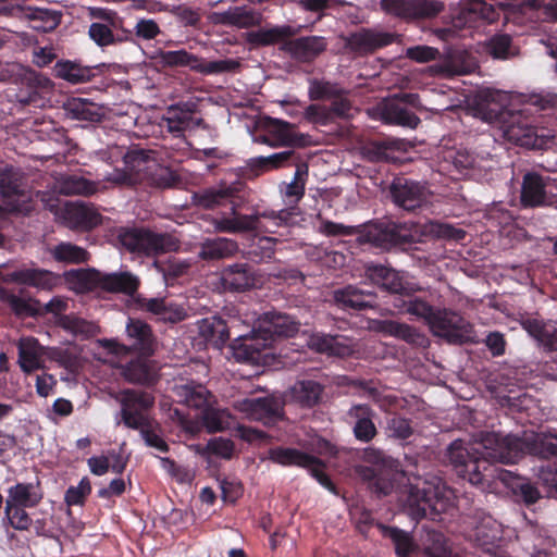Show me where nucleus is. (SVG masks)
I'll return each mask as SVG.
<instances>
[{
    "label": "nucleus",
    "instance_id": "nucleus-1",
    "mask_svg": "<svg viewBox=\"0 0 557 557\" xmlns=\"http://www.w3.org/2000/svg\"><path fill=\"white\" fill-rule=\"evenodd\" d=\"M447 457L459 478L482 491H492L496 481H500L527 505L535 504L541 496L537 487L527 479L503 469L496 465L497 460L486 455V450L480 451L461 440L448 446Z\"/></svg>",
    "mask_w": 557,
    "mask_h": 557
},
{
    "label": "nucleus",
    "instance_id": "nucleus-2",
    "mask_svg": "<svg viewBox=\"0 0 557 557\" xmlns=\"http://www.w3.org/2000/svg\"><path fill=\"white\" fill-rule=\"evenodd\" d=\"M445 7L450 10L451 25L456 29L474 27L479 21L493 23L498 12L484 0H381L387 14L403 20H420L437 16Z\"/></svg>",
    "mask_w": 557,
    "mask_h": 557
},
{
    "label": "nucleus",
    "instance_id": "nucleus-3",
    "mask_svg": "<svg viewBox=\"0 0 557 557\" xmlns=\"http://www.w3.org/2000/svg\"><path fill=\"white\" fill-rule=\"evenodd\" d=\"M480 446L499 463H516L524 454L557 460V431L524 434L523 437L486 432L481 436Z\"/></svg>",
    "mask_w": 557,
    "mask_h": 557
},
{
    "label": "nucleus",
    "instance_id": "nucleus-4",
    "mask_svg": "<svg viewBox=\"0 0 557 557\" xmlns=\"http://www.w3.org/2000/svg\"><path fill=\"white\" fill-rule=\"evenodd\" d=\"M361 458L368 466H356L357 476L367 482L370 490L377 496L389 495L400 475L398 461L374 447L364 448Z\"/></svg>",
    "mask_w": 557,
    "mask_h": 557
},
{
    "label": "nucleus",
    "instance_id": "nucleus-5",
    "mask_svg": "<svg viewBox=\"0 0 557 557\" xmlns=\"http://www.w3.org/2000/svg\"><path fill=\"white\" fill-rule=\"evenodd\" d=\"M119 240L129 252L147 258L174 252L181 247L180 240L169 233H156L136 227L121 231Z\"/></svg>",
    "mask_w": 557,
    "mask_h": 557
},
{
    "label": "nucleus",
    "instance_id": "nucleus-6",
    "mask_svg": "<svg viewBox=\"0 0 557 557\" xmlns=\"http://www.w3.org/2000/svg\"><path fill=\"white\" fill-rule=\"evenodd\" d=\"M298 214V207L292 205L288 208L274 211H263L255 214H242L234 210V216H222L214 221V227L218 232L237 234L252 232L260 228V220L267 219L275 227L289 226L294 224V219Z\"/></svg>",
    "mask_w": 557,
    "mask_h": 557
},
{
    "label": "nucleus",
    "instance_id": "nucleus-7",
    "mask_svg": "<svg viewBox=\"0 0 557 557\" xmlns=\"http://www.w3.org/2000/svg\"><path fill=\"white\" fill-rule=\"evenodd\" d=\"M116 400L121 406L116 414V424L137 430L147 426V423L153 420L149 413L154 406V397L151 393L126 388L120 392Z\"/></svg>",
    "mask_w": 557,
    "mask_h": 557
},
{
    "label": "nucleus",
    "instance_id": "nucleus-8",
    "mask_svg": "<svg viewBox=\"0 0 557 557\" xmlns=\"http://www.w3.org/2000/svg\"><path fill=\"white\" fill-rule=\"evenodd\" d=\"M429 327L434 336L445 339L448 344L463 345L475 343L473 325L461 314L449 309H437Z\"/></svg>",
    "mask_w": 557,
    "mask_h": 557
},
{
    "label": "nucleus",
    "instance_id": "nucleus-9",
    "mask_svg": "<svg viewBox=\"0 0 557 557\" xmlns=\"http://www.w3.org/2000/svg\"><path fill=\"white\" fill-rule=\"evenodd\" d=\"M128 344H120L114 339H106L103 346L111 354L137 352L140 356L150 357L154 352L156 339L151 326L139 320L129 319L126 325Z\"/></svg>",
    "mask_w": 557,
    "mask_h": 557
},
{
    "label": "nucleus",
    "instance_id": "nucleus-10",
    "mask_svg": "<svg viewBox=\"0 0 557 557\" xmlns=\"http://www.w3.org/2000/svg\"><path fill=\"white\" fill-rule=\"evenodd\" d=\"M160 61L164 66H187L202 75L232 72L238 66V62L232 59L206 62L202 58L184 49L161 51Z\"/></svg>",
    "mask_w": 557,
    "mask_h": 557
},
{
    "label": "nucleus",
    "instance_id": "nucleus-11",
    "mask_svg": "<svg viewBox=\"0 0 557 557\" xmlns=\"http://www.w3.org/2000/svg\"><path fill=\"white\" fill-rule=\"evenodd\" d=\"M20 88L16 92V100L23 106L35 108L45 107L48 96L52 92L54 84L41 73L30 67H21L17 73Z\"/></svg>",
    "mask_w": 557,
    "mask_h": 557
},
{
    "label": "nucleus",
    "instance_id": "nucleus-12",
    "mask_svg": "<svg viewBox=\"0 0 557 557\" xmlns=\"http://www.w3.org/2000/svg\"><path fill=\"white\" fill-rule=\"evenodd\" d=\"M359 240L376 248L389 250L393 247L410 245L414 238L401 224L382 222L360 227Z\"/></svg>",
    "mask_w": 557,
    "mask_h": 557
},
{
    "label": "nucleus",
    "instance_id": "nucleus-13",
    "mask_svg": "<svg viewBox=\"0 0 557 557\" xmlns=\"http://www.w3.org/2000/svg\"><path fill=\"white\" fill-rule=\"evenodd\" d=\"M307 160L294 149H287L267 157L250 158L246 165L236 169V176L243 181H252L265 172L283 168L297 166Z\"/></svg>",
    "mask_w": 557,
    "mask_h": 557
},
{
    "label": "nucleus",
    "instance_id": "nucleus-14",
    "mask_svg": "<svg viewBox=\"0 0 557 557\" xmlns=\"http://www.w3.org/2000/svg\"><path fill=\"white\" fill-rule=\"evenodd\" d=\"M465 537L473 546L491 554L502 539L500 525L492 516L476 511L467 522Z\"/></svg>",
    "mask_w": 557,
    "mask_h": 557
},
{
    "label": "nucleus",
    "instance_id": "nucleus-15",
    "mask_svg": "<svg viewBox=\"0 0 557 557\" xmlns=\"http://www.w3.org/2000/svg\"><path fill=\"white\" fill-rule=\"evenodd\" d=\"M364 276L371 283L393 295V300L396 296L420 290L416 284L406 281L400 272L385 264L367 263L364 265Z\"/></svg>",
    "mask_w": 557,
    "mask_h": 557
},
{
    "label": "nucleus",
    "instance_id": "nucleus-16",
    "mask_svg": "<svg viewBox=\"0 0 557 557\" xmlns=\"http://www.w3.org/2000/svg\"><path fill=\"white\" fill-rule=\"evenodd\" d=\"M285 403L276 396L245 398L238 401L237 408L250 420L261 422L264 425H274L284 419Z\"/></svg>",
    "mask_w": 557,
    "mask_h": 557
},
{
    "label": "nucleus",
    "instance_id": "nucleus-17",
    "mask_svg": "<svg viewBox=\"0 0 557 557\" xmlns=\"http://www.w3.org/2000/svg\"><path fill=\"white\" fill-rule=\"evenodd\" d=\"M295 125L271 116H267L263 123V133L256 140L272 148L302 147L305 135L295 132Z\"/></svg>",
    "mask_w": 557,
    "mask_h": 557
},
{
    "label": "nucleus",
    "instance_id": "nucleus-18",
    "mask_svg": "<svg viewBox=\"0 0 557 557\" xmlns=\"http://www.w3.org/2000/svg\"><path fill=\"white\" fill-rule=\"evenodd\" d=\"M300 327V322L296 318L275 310L267 311L257 320V329L263 341L269 342V346L277 338L294 337Z\"/></svg>",
    "mask_w": 557,
    "mask_h": 557
},
{
    "label": "nucleus",
    "instance_id": "nucleus-19",
    "mask_svg": "<svg viewBox=\"0 0 557 557\" xmlns=\"http://www.w3.org/2000/svg\"><path fill=\"white\" fill-rule=\"evenodd\" d=\"M502 129L504 137L515 145L533 149L542 148L544 145L539 128L519 112L511 114L508 120H504Z\"/></svg>",
    "mask_w": 557,
    "mask_h": 557
},
{
    "label": "nucleus",
    "instance_id": "nucleus-20",
    "mask_svg": "<svg viewBox=\"0 0 557 557\" xmlns=\"http://www.w3.org/2000/svg\"><path fill=\"white\" fill-rule=\"evenodd\" d=\"M269 342L262 339L257 326L249 334L240 335L232 341L230 349L238 362L260 363L269 356Z\"/></svg>",
    "mask_w": 557,
    "mask_h": 557
},
{
    "label": "nucleus",
    "instance_id": "nucleus-21",
    "mask_svg": "<svg viewBox=\"0 0 557 557\" xmlns=\"http://www.w3.org/2000/svg\"><path fill=\"white\" fill-rule=\"evenodd\" d=\"M389 195L393 202L406 211H413L426 201L425 187L421 183L404 176L393 180Z\"/></svg>",
    "mask_w": 557,
    "mask_h": 557
},
{
    "label": "nucleus",
    "instance_id": "nucleus-22",
    "mask_svg": "<svg viewBox=\"0 0 557 557\" xmlns=\"http://www.w3.org/2000/svg\"><path fill=\"white\" fill-rule=\"evenodd\" d=\"M395 33L361 28L346 38V47L354 53L367 55L396 41Z\"/></svg>",
    "mask_w": 557,
    "mask_h": 557
},
{
    "label": "nucleus",
    "instance_id": "nucleus-23",
    "mask_svg": "<svg viewBox=\"0 0 557 557\" xmlns=\"http://www.w3.org/2000/svg\"><path fill=\"white\" fill-rule=\"evenodd\" d=\"M244 188V181L237 180L231 184L225 182L220 183L218 186L202 189L199 193H196L194 198L196 203L199 207L205 209H213L218 206L224 205L226 202L232 203V215L234 216V208L237 211L238 208V194Z\"/></svg>",
    "mask_w": 557,
    "mask_h": 557
},
{
    "label": "nucleus",
    "instance_id": "nucleus-24",
    "mask_svg": "<svg viewBox=\"0 0 557 557\" xmlns=\"http://www.w3.org/2000/svg\"><path fill=\"white\" fill-rule=\"evenodd\" d=\"M326 47V39L322 36H302L287 38L280 49L297 62L310 63L324 52Z\"/></svg>",
    "mask_w": 557,
    "mask_h": 557
},
{
    "label": "nucleus",
    "instance_id": "nucleus-25",
    "mask_svg": "<svg viewBox=\"0 0 557 557\" xmlns=\"http://www.w3.org/2000/svg\"><path fill=\"white\" fill-rule=\"evenodd\" d=\"M335 305L345 311H363L377 306V296L372 290H364L355 285L335 289L333 292Z\"/></svg>",
    "mask_w": 557,
    "mask_h": 557
},
{
    "label": "nucleus",
    "instance_id": "nucleus-26",
    "mask_svg": "<svg viewBox=\"0 0 557 557\" xmlns=\"http://www.w3.org/2000/svg\"><path fill=\"white\" fill-rule=\"evenodd\" d=\"M437 492L431 487L411 485L407 498L409 513L414 520L434 519L440 513L436 508Z\"/></svg>",
    "mask_w": 557,
    "mask_h": 557
},
{
    "label": "nucleus",
    "instance_id": "nucleus-27",
    "mask_svg": "<svg viewBox=\"0 0 557 557\" xmlns=\"http://www.w3.org/2000/svg\"><path fill=\"white\" fill-rule=\"evenodd\" d=\"M62 219L66 225L74 230L89 231L102 223V215L92 207L84 202H69L62 211Z\"/></svg>",
    "mask_w": 557,
    "mask_h": 557
},
{
    "label": "nucleus",
    "instance_id": "nucleus-28",
    "mask_svg": "<svg viewBox=\"0 0 557 557\" xmlns=\"http://www.w3.org/2000/svg\"><path fill=\"white\" fill-rule=\"evenodd\" d=\"M60 281L58 274L39 268H21L5 275V282L16 283L44 290L53 289Z\"/></svg>",
    "mask_w": 557,
    "mask_h": 557
},
{
    "label": "nucleus",
    "instance_id": "nucleus-29",
    "mask_svg": "<svg viewBox=\"0 0 557 557\" xmlns=\"http://www.w3.org/2000/svg\"><path fill=\"white\" fill-rule=\"evenodd\" d=\"M347 416L354 420L352 433L357 441L368 444L377 435V429L373 421L375 411L366 404H357L350 407Z\"/></svg>",
    "mask_w": 557,
    "mask_h": 557
},
{
    "label": "nucleus",
    "instance_id": "nucleus-30",
    "mask_svg": "<svg viewBox=\"0 0 557 557\" xmlns=\"http://www.w3.org/2000/svg\"><path fill=\"white\" fill-rule=\"evenodd\" d=\"M17 18L29 22L30 27L37 32L50 33L61 24L62 13L52 9L21 4Z\"/></svg>",
    "mask_w": 557,
    "mask_h": 557
},
{
    "label": "nucleus",
    "instance_id": "nucleus-31",
    "mask_svg": "<svg viewBox=\"0 0 557 557\" xmlns=\"http://www.w3.org/2000/svg\"><path fill=\"white\" fill-rule=\"evenodd\" d=\"M223 287L230 292H246L257 285L253 268L248 263H234L221 272Z\"/></svg>",
    "mask_w": 557,
    "mask_h": 557
},
{
    "label": "nucleus",
    "instance_id": "nucleus-32",
    "mask_svg": "<svg viewBox=\"0 0 557 557\" xmlns=\"http://www.w3.org/2000/svg\"><path fill=\"white\" fill-rule=\"evenodd\" d=\"M44 498L39 478L34 482H16L7 490L5 505L37 507Z\"/></svg>",
    "mask_w": 557,
    "mask_h": 557
},
{
    "label": "nucleus",
    "instance_id": "nucleus-33",
    "mask_svg": "<svg viewBox=\"0 0 557 557\" xmlns=\"http://www.w3.org/2000/svg\"><path fill=\"white\" fill-rule=\"evenodd\" d=\"M325 386L314 380H298L289 388L290 400L302 409H312L322 404Z\"/></svg>",
    "mask_w": 557,
    "mask_h": 557
},
{
    "label": "nucleus",
    "instance_id": "nucleus-34",
    "mask_svg": "<svg viewBox=\"0 0 557 557\" xmlns=\"http://www.w3.org/2000/svg\"><path fill=\"white\" fill-rule=\"evenodd\" d=\"M18 364L23 372L32 373L44 368L47 348L33 336L22 337L17 343Z\"/></svg>",
    "mask_w": 557,
    "mask_h": 557
},
{
    "label": "nucleus",
    "instance_id": "nucleus-35",
    "mask_svg": "<svg viewBox=\"0 0 557 557\" xmlns=\"http://www.w3.org/2000/svg\"><path fill=\"white\" fill-rule=\"evenodd\" d=\"M21 196L23 191L18 173L13 168L0 169V197L4 209L9 212H20Z\"/></svg>",
    "mask_w": 557,
    "mask_h": 557
},
{
    "label": "nucleus",
    "instance_id": "nucleus-36",
    "mask_svg": "<svg viewBox=\"0 0 557 557\" xmlns=\"http://www.w3.org/2000/svg\"><path fill=\"white\" fill-rule=\"evenodd\" d=\"M94 16L106 22H94L89 25L88 35L97 46L108 47L123 40L121 37L115 36L112 30V27L115 26L114 12L106 9H98Z\"/></svg>",
    "mask_w": 557,
    "mask_h": 557
},
{
    "label": "nucleus",
    "instance_id": "nucleus-37",
    "mask_svg": "<svg viewBox=\"0 0 557 557\" xmlns=\"http://www.w3.org/2000/svg\"><path fill=\"white\" fill-rule=\"evenodd\" d=\"M96 283L99 288L109 293H122L127 296L136 295L140 281L131 272L97 274Z\"/></svg>",
    "mask_w": 557,
    "mask_h": 557
},
{
    "label": "nucleus",
    "instance_id": "nucleus-38",
    "mask_svg": "<svg viewBox=\"0 0 557 557\" xmlns=\"http://www.w3.org/2000/svg\"><path fill=\"white\" fill-rule=\"evenodd\" d=\"M546 183L536 172H528L523 176L520 202L523 208L543 207L546 202Z\"/></svg>",
    "mask_w": 557,
    "mask_h": 557
},
{
    "label": "nucleus",
    "instance_id": "nucleus-39",
    "mask_svg": "<svg viewBox=\"0 0 557 557\" xmlns=\"http://www.w3.org/2000/svg\"><path fill=\"white\" fill-rule=\"evenodd\" d=\"M214 15L216 23L237 28L260 26L263 21L262 13L247 7H233Z\"/></svg>",
    "mask_w": 557,
    "mask_h": 557
},
{
    "label": "nucleus",
    "instance_id": "nucleus-40",
    "mask_svg": "<svg viewBox=\"0 0 557 557\" xmlns=\"http://www.w3.org/2000/svg\"><path fill=\"white\" fill-rule=\"evenodd\" d=\"M198 334L206 344L221 349L230 339V329L221 317L211 315L197 322Z\"/></svg>",
    "mask_w": 557,
    "mask_h": 557
},
{
    "label": "nucleus",
    "instance_id": "nucleus-41",
    "mask_svg": "<svg viewBox=\"0 0 557 557\" xmlns=\"http://www.w3.org/2000/svg\"><path fill=\"white\" fill-rule=\"evenodd\" d=\"M417 292H410L408 295L396 296L395 300H393V306L399 313L422 319L429 325V321L433 319L437 309L426 300L417 297L414 295Z\"/></svg>",
    "mask_w": 557,
    "mask_h": 557
},
{
    "label": "nucleus",
    "instance_id": "nucleus-42",
    "mask_svg": "<svg viewBox=\"0 0 557 557\" xmlns=\"http://www.w3.org/2000/svg\"><path fill=\"white\" fill-rule=\"evenodd\" d=\"M269 459L283 467H299L307 470L310 466L320 463V458L311 454L283 446L270 448Z\"/></svg>",
    "mask_w": 557,
    "mask_h": 557
},
{
    "label": "nucleus",
    "instance_id": "nucleus-43",
    "mask_svg": "<svg viewBox=\"0 0 557 557\" xmlns=\"http://www.w3.org/2000/svg\"><path fill=\"white\" fill-rule=\"evenodd\" d=\"M527 333L532 336L546 351H557V327L535 318H527L521 321Z\"/></svg>",
    "mask_w": 557,
    "mask_h": 557
},
{
    "label": "nucleus",
    "instance_id": "nucleus-44",
    "mask_svg": "<svg viewBox=\"0 0 557 557\" xmlns=\"http://www.w3.org/2000/svg\"><path fill=\"white\" fill-rule=\"evenodd\" d=\"M296 30L289 25L273 26L271 28H259L246 33L245 40L252 47H268L284 42L287 38L295 36Z\"/></svg>",
    "mask_w": 557,
    "mask_h": 557
},
{
    "label": "nucleus",
    "instance_id": "nucleus-45",
    "mask_svg": "<svg viewBox=\"0 0 557 557\" xmlns=\"http://www.w3.org/2000/svg\"><path fill=\"white\" fill-rule=\"evenodd\" d=\"M53 75L70 84H83L90 82L96 73L95 67L85 66L77 61L59 60L53 66Z\"/></svg>",
    "mask_w": 557,
    "mask_h": 557
},
{
    "label": "nucleus",
    "instance_id": "nucleus-46",
    "mask_svg": "<svg viewBox=\"0 0 557 557\" xmlns=\"http://www.w3.org/2000/svg\"><path fill=\"white\" fill-rule=\"evenodd\" d=\"M376 528L384 537L392 541L397 557H412L418 552V544L414 542L411 533L382 522H377Z\"/></svg>",
    "mask_w": 557,
    "mask_h": 557
},
{
    "label": "nucleus",
    "instance_id": "nucleus-47",
    "mask_svg": "<svg viewBox=\"0 0 557 557\" xmlns=\"http://www.w3.org/2000/svg\"><path fill=\"white\" fill-rule=\"evenodd\" d=\"M65 115L72 120L97 123L103 117L101 108L84 98H70L63 104Z\"/></svg>",
    "mask_w": 557,
    "mask_h": 557
},
{
    "label": "nucleus",
    "instance_id": "nucleus-48",
    "mask_svg": "<svg viewBox=\"0 0 557 557\" xmlns=\"http://www.w3.org/2000/svg\"><path fill=\"white\" fill-rule=\"evenodd\" d=\"M238 250L235 240L225 237L207 238L199 246L198 257L205 261H216L234 256Z\"/></svg>",
    "mask_w": 557,
    "mask_h": 557
},
{
    "label": "nucleus",
    "instance_id": "nucleus-49",
    "mask_svg": "<svg viewBox=\"0 0 557 557\" xmlns=\"http://www.w3.org/2000/svg\"><path fill=\"white\" fill-rule=\"evenodd\" d=\"M404 151H406V143L395 138L374 140L367 147L368 159L374 162H395L398 160L396 152Z\"/></svg>",
    "mask_w": 557,
    "mask_h": 557
},
{
    "label": "nucleus",
    "instance_id": "nucleus-50",
    "mask_svg": "<svg viewBox=\"0 0 557 557\" xmlns=\"http://www.w3.org/2000/svg\"><path fill=\"white\" fill-rule=\"evenodd\" d=\"M295 169L293 181L290 183H283L281 191L289 205L297 206L304 198L306 191V184L309 176V165L307 160Z\"/></svg>",
    "mask_w": 557,
    "mask_h": 557
},
{
    "label": "nucleus",
    "instance_id": "nucleus-51",
    "mask_svg": "<svg viewBox=\"0 0 557 557\" xmlns=\"http://www.w3.org/2000/svg\"><path fill=\"white\" fill-rule=\"evenodd\" d=\"M15 505H5L1 523L4 528H11L14 531H29L33 525V519L26 509Z\"/></svg>",
    "mask_w": 557,
    "mask_h": 557
},
{
    "label": "nucleus",
    "instance_id": "nucleus-52",
    "mask_svg": "<svg viewBox=\"0 0 557 557\" xmlns=\"http://www.w3.org/2000/svg\"><path fill=\"white\" fill-rule=\"evenodd\" d=\"M0 300L5 302L17 317H36L40 313L39 301L21 298L7 289L0 290Z\"/></svg>",
    "mask_w": 557,
    "mask_h": 557
},
{
    "label": "nucleus",
    "instance_id": "nucleus-53",
    "mask_svg": "<svg viewBox=\"0 0 557 557\" xmlns=\"http://www.w3.org/2000/svg\"><path fill=\"white\" fill-rule=\"evenodd\" d=\"M50 252L55 261L71 264L85 263L89 258L86 249L67 242L58 244Z\"/></svg>",
    "mask_w": 557,
    "mask_h": 557
},
{
    "label": "nucleus",
    "instance_id": "nucleus-54",
    "mask_svg": "<svg viewBox=\"0 0 557 557\" xmlns=\"http://www.w3.org/2000/svg\"><path fill=\"white\" fill-rule=\"evenodd\" d=\"M123 375L131 383L150 384L154 381V373L149 361L141 358L131 360L124 367Z\"/></svg>",
    "mask_w": 557,
    "mask_h": 557
},
{
    "label": "nucleus",
    "instance_id": "nucleus-55",
    "mask_svg": "<svg viewBox=\"0 0 557 557\" xmlns=\"http://www.w3.org/2000/svg\"><path fill=\"white\" fill-rule=\"evenodd\" d=\"M46 357L59 367L64 368L70 374H77L82 363L77 354L69 348L50 347L47 348Z\"/></svg>",
    "mask_w": 557,
    "mask_h": 557
},
{
    "label": "nucleus",
    "instance_id": "nucleus-56",
    "mask_svg": "<svg viewBox=\"0 0 557 557\" xmlns=\"http://www.w3.org/2000/svg\"><path fill=\"white\" fill-rule=\"evenodd\" d=\"M184 107H188L184 104ZM169 116L165 119L169 132L181 134L188 129L193 123V110L183 109L180 104L173 106L168 111Z\"/></svg>",
    "mask_w": 557,
    "mask_h": 557
},
{
    "label": "nucleus",
    "instance_id": "nucleus-57",
    "mask_svg": "<svg viewBox=\"0 0 557 557\" xmlns=\"http://www.w3.org/2000/svg\"><path fill=\"white\" fill-rule=\"evenodd\" d=\"M384 115L388 122L409 128H416L421 122L414 112L398 103L388 104L385 108Z\"/></svg>",
    "mask_w": 557,
    "mask_h": 557
},
{
    "label": "nucleus",
    "instance_id": "nucleus-58",
    "mask_svg": "<svg viewBox=\"0 0 557 557\" xmlns=\"http://www.w3.org/2000/svg\"><path fill=\"white\" fill-rule=\"evenodd\" d=\"M152 267L162 274L164 281L169 283L183 275H185L189 269V263L181 261L174 257H169L165 260L156 259Z\"/></svg>",
    "mask_w": 557,
    "mask_h": 557
},
{
    "label": "nucleus",
    "instance_id": "nucleus-59",
    "mask_svg": "<svg viewBox=\"0 0 557 557\" xmlns=\"http://www.w3.org/2000/svg\"><path fill=\"white\" fill-rule=\"evenodd\" d=\"M61 191L65 195L90 196L97 191V184L79 175H69L61 182Z\"/></svg>",
    "mask_w": 557,
    "mask_h": 557
},
{
    "label": "nucleus",
    "instance_id": "nucleus-60",
    "mask_svg": "<svg viewBox=\"0 0 557 557\" xmlns=\"http://www.w3.org/2000/svg\"><path fill=\"white\" fill-rule=\"evenodd\" d=\"M141 438L148 447L154 448L160 453L166 454L170 450V446L162 437V430L160 424L152 420L147 423V426L137 429Z\"/></svg>",
    "mask_w": 557,
    "mask_h": 557
},
{
    "label": "nucleus",
    "instance_id": "nucleus-61",
    "mask_svg": "<svg viewBox=\"0 0 557 557\" xmlns=\"http://www.w3.org/2000/svg\"><path fill=\"white\" fill-rule=\"evenodd\" d=\"M58 325L75 335H90L94 332V324L75 314H63L58 319Z\"/></svg>",
    "mask_w": 557,
    "mask_h": 557
},
{
    "label": "nucleus",
    "instance_id": "nucleus-62",
    "mask_svg": "<svg viewBox=\"0 0 557 557\" xmlns=\"http://www.w3.org/2000/svg\"><path fill=\"white\" fill-rule=\"evenodd\" d=\"M344 88L336 83L327 81L314 79L310 83L309 98L310 100H331L338 96Z\"/></svg>",
    "mask_w": 557,
    "mask_h": 557
},
{
    "label": "nucleus",
    "instance_id": "nucleus-63",
    "mask_svg": "<svg viewBox=\"0 0 557 557\" xmlns=\"http://www.w3.org/2000/svg\"><path fill=\"white\" fill-rule=\"evenodd\" d=\"M519 7L523 14L542 10L546 20L557 22V0H523Z\"/></svg>",
    "mask_w": 557,
    "mask_h": 557
},
{
    "label": "nucleus",
    "instance_id": "nucleus-64",
    "mask_svg": "<svg viewBox=\"0 0 557 557\" xmlns=\"http://www.w3.org/2000/svg\"><path fill=\"white\" fill-rule=\"evenodd\" d=\"M511 47V37L507 34H496L485 44V51L494 59H507Z\"/></svg>",
    "mask_w": 557,
    "mask_h": 557
}]
</instances>
